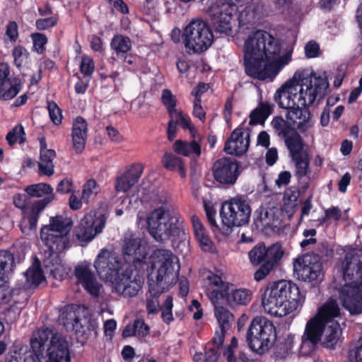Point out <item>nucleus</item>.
Masks as SVG:
<instances>
[{
	"mask_svg": "<svg viewBox=\"0 0 362 362\" xmlns=\"http://www.w3.org/2000/svg\"><path fill=\"white\" fill-rule=\"evenodd\" d=\"M94 70V64L92 59L89 57L84 56L82 58L81 64V71L85 75L90 74Z\"/></svg>",
	"mask_w": 362,
	"mask_h": 362,
	"instance_id": "obj_62",
	"label": "nucleus"
},
{
	"mask_svg": "<svg viewBox=\"0 0 362 362\" xmlns=\"http://www.w3.org/2000/svg\"><path fill=\"white\" fill-rule=\"evenodd\" d=\"M77 284L93 296H98L102 290V285L98 281L91 269L90 264L87 262L78 264L74 269Z\"/></svg>",
	"mask_w": 362,
	"mask_h": 362,
	"instance_id": "obj_19",
	"label": "nucleus"
},
{
	"mask_svg": "<svg viewBox=\"0 0 362 362\" xmlns=\"http://www.w3.org/2000/svg\"><path fill=\"white\" fill-rule=\"evenodd\" d=\"M172 308H173V298L171 296H168L162 308V317L163 321L166 322H170L173 320V314H172Z\"/></svg>",
	"mask_w": 362,
	"mask_h": 362,
	"instance_id": "obj_54",
	"label": "nucleus"
},
{
	"mask_svg": "<svg viewBox=\"0 0 362 362\" xmlns=\"http://www.w3.org/2000/svg\"><path fill=\"white\" fill-rule=\"evenodd\" d=\"M55 157L56 153L54 150L47 149L41 144L40 159L38 164L40 173L47 176L53 175L54 168L53 160Z\"/></svg>",
	"mask_w": 362,
	"mask_h": 362,
	"instance_id": "obj_32",
	"label": "nucleus"
},
{
	"mask_svg": "<svg viewBox=\"0 0 362 362\" xmlns=\"http://www.w3.org/2000/svg\"><path fill=\"white\" fill-rule=\"evenodd\" d=\"M341 269L345 281H357L362 274V250H349L341 263Z\"/></svg>",
	"mask_w": 362,
	"mask_h": 362,
	"instance_id": "obj_21",
	"label": "nucleus"
},
{
	"mask_svg": "<svg viewBox=\"0 0 362 362\" xmlns=\"http://www.w3.org/2000/svg\"><path fill=\"white\" fill-rule=\"evenodd\" d=\"M105 223L106 218L102 214L91 211L81 219L75 236L79 241L90 242L103 231Z\"/></svg>",
	"mask_w": 362,
	"mask_h": 362,
	"instance_id": "obj_16",
	"label": "nucleus"
},
{
	"mask_svg": "<svg viewBox=\"0 0 362 362\" xmlns=\"http://www.w3.org/2000/svg\"><path fill=\"white\" fill-rule=\"evenodd\" d=\"M161 161L165 168L169 170H177L182 177H185V165L181 158L171 153H165Z\"/></svg>",
	"mask_w": 362,
	"mask_h": 362,
	"instance_id": "obj_34",
	"label": "nucleus"
},
{
	"mask_svg": "<svg viewBox=\"0 0 362 362\" xmlns=\"http://www.w3.org/2000/svg\"><path fill=\"white\" fill-rule=\"evenodd\" d=\"M26 211V216L23 217L21 222L20 227L23 233L30 235L36 230L38 215L40 212L33 210L32 206Z\"/></svg>",
	"mask_w": 362,
	"mask_h": 362,
	"instance_id": "obj_38",
	"label": "nucleus"
},
{
	"mask_svg": "<svg viewBox=\"0 0 362 362\" xmlns=\"http://www.w3.org/2000/svg\"><path fill=\"white\" fill-rule=\"evenodd\" d=\"M284 139L285 144L292 158L300 156V153L303 148V142L300 136L296 132H293L284 138Z\"/></svg>",
	"mask_w": 362,
	"mask_h": 362,
	"instance_id": "obj_40",
	"label": "nucleus"
},
{
	"mask_svg": "<svg viewBox=\"0 0 362 362\" xmlns=\"http://www.w3.org/2000/svg\"><path fill=\"white\" fill-rule=\"evenodd\" d=\"M349 362H362V337L357 342L356 346L349 353Z\"/></svg>",
	"mask_w": 362,
	"mask_h": 362,
	"instance_id": "obj_55",
	"label": "nucleus"
},
{
	"mask_svg": "<svg viewBox=\"0 0 362 362\" xmlns=\"http://www.w3.org/2000/svg\"><path fill=\"white\" fill-rule=\"evenodd\" d=\"M305 240L301 241L300 245L302 248H305L310 245H314L316 243V239L314 238L316 235L315 229H307L303 233Z\"/></svg>",
	"mask_w": 362,
	"mask_h": 362,
	"instance_id": "obj_59",
	"label": "nucleus"
},
{
	"mask_svg": "<svg viewBox=\"0 0 362 362\" xmlns=\"http://www.w3.org/2000/svg\"><path fill=\"white\" fill-rule=\"evenodd\" d=\"M6 140L9 146H13L18 143L22 144L25 141V133L22 125L18 124L14 127L6 135Z\"/></svg>",
	"mask_w": 362,
	"mask_h": 362,
	"instance_id": "obj_43",
	"label": "nucleus"
},
{
	"mask_svg": "<svg viewBox=\"0 0 362 362\" xmlns=\"http://www.w3.org/2000/svg\"><path fill=\"white\" fill-rule=\"evenodd\" d=\"M25 192L30 197H42L45 196V198L43 199L35 201L31 205L32 209L37 210V212H41L47 204L54 199L53 189L50 185L45 183H38L28 186L25 188Z\"/></svg>",
	"mask_w": 362,
	"mask_h": 362,
	"instance_id": "obj_24",
	"label": "nucleus"
},
{
	"mask_svg": "<svg viewBox=\"0 0 362 362\" xmlns=\"http://www.w3.org/2000/svg\"><path fill=\"white\" fill-rule=\"evenodd\" d=\"M194 234L201 249L207 252H216V247L209 235L207 234L203 223L199 218L193 215L191 217Z\"/></svg>",
	"mask_w": 362,
	"mask_h": 362,
	"instance_id": "obj_26",
	"label": "nucleus"
},
{
	"mask_svg": "<svg viewBox=\"0 0 362 362\" xmlns=\"http://www.w3.org/2000/svg\"><path fill=\"white\" fill-rule=\"evenodd\" d=\"M48 111L51 120L55 124H58L62 121V114L60 109L54 103H48Z\"/></svg>",
	"mask_w": 362,
	"mask_h": 362,
	"instance_id": "obj_56",
	"label": "nucleus"
},
{
	"mask_svg": "<svg viewBox=\"0 0 362 362\" xmlns=\"http://www.w3.org/2000/svg\"><path fill=\"white\" fill-rule=\"evenodd\" d=\"M146 217L148 230L151 235L160 243L175 240L184 234L182 223L173 215L165 206H161L151 211L146 216L139 211L137 218L141 221Z\"/></svg>",
	"mask_w": 362,
	"mask_h": 362,
	"instance_id": "obj_8",
	"label": "nucleus"
},
{
	"mask_svg": "<svg viewBox=\"0 0 362 362\" xmlns=\"http://www.w3.org/2000/svg\"><path fill=\"white\" fill-rule=\"evenodd\" d=\"M143 170L141 166L130 168L116 178L115 187L117 192H128L139 180Z\"/></svg>",
	"mask_w": 362,
	"mask_h": 362,
	"instance_id": "obj_28",
	"label": "nucleus"
},
{
	"mask_svg": "<svg viewBox=\"0 0 362 362\" xmlns=\"http://www.w3.org/2000/svg\"><path fill=\"white\" fill-rule=\"evenodd\" d=\"M183 38L189 53L202 52L212 44L214 35L208 24L202 19L192 20L185 28Z\"/></svg>",
	"mask_w": 362,
	"mask_h": 362,
	"instance_id": "obj_13",
	"label": "nucleus"
},
{
	"mask_svg": "<svg viewBox=\"0 0 362 362\" xmlns=\"http://www.w3.org/2000/svg\"><path fill=\"white\" fill-rule=\"evenodd\" d=\"M206 294L213 304L225 302L228 305L234 307L245 305L252 298V292L246 288H235L234 286L223 281L217 274L210 273L206 276Z\"/></svg>",
	"mask_w": 362,
	"mask_h": 362,
	"instance_id": "obj_9",
	"label": "nucleus"
},
{
	"mask_svg": "<svg viewBox=\"0 0 362 362\" xmlns=\"http://www.w3.org/2000/svg\"><path fill=\"white\" fill-rule=\"evenodd\" d=\"M192 112L194 117L202 122L204 121L206 113L201 105V100L194 99Z\"/></svg>",
	"mask_w": 362,
	"mask_h": 362,
	"instance_id": "obj_63",
	"label": "nucleus"
},
{
	"mask_svg": "<svg viewBox=\"0 0 362 362\" xmlns=\"http://www.w3.org/2000/svg\"><path fill=\"white\" fill-rule=\"evenodd\" d=\"M213 173L215 180L219 183L233 185L240 174V167L235 160L223 158L214 163Z\"/></svg>",
	"mask_w": 362,
	"mask_h": 362,
	"instance_id": "obj_18",
	"label": "nucleus"
},
{
	"mask_svg": "<svg viewBox=\"0 0 362 362\" xmlns=\"http://www.w3.org/2000/svg\"><path fill=\"white\" fill-rule=\"evenodd\" d=\"M21 83L19 79L13 78L0 86V98L8 100L13 98L20 91Z\"/></svg>",
	"mask_w": 362,
	"mask_h": 362,
	"instance_id": "obj_36",
	"label": "nucleus"
},
{
	"mask_svg": "<svg viewBox=\"0 0 362 362\" xmlns=\"http://www.w3.org/2000/svg\"><path fill=\"white\" fill-rule=\"evenodd\" d=\"M305 53L308 58H315L319 56L320 46L315 41H309L305 46Z\"/></svg>",
	"mask_w": 362,
	"mask_h": 362,
	"instance_id": "obj_57",
	"label": "nucleus"
},
{
	"mask_svg": "<svg viewBox=\"0 0 362 362\" xmlns=\"http://www.w3.org/2000/svg\"><path fill=\"white\" fill-rule=\"evenodd\" d=\"M26 211V216L23 217L21 222L20 227L23 233L30 235L36 230L38 215L40 212L33 210L32 206Z\"/></svg>",
	"mask_w": 362,
	"mask_h": 362,
	"instance_id": "obj_37",
	"label": "nucleus"
},
{
	"mask_svg": "<svg viewBox=\"0 0 362 362\" xmlns=\"http://www.w3.org/2000/svg\"><path fill=\"white\" fill-rule=\"evenodd\" d=\"M251 208L241 197H235L225 202L220 211L221 226L220 230L225 235H230L234 227H240L249 222Z\"/></svg>",
	"mask_w": 362,
	"mask_h": 362,
	"instance_id": "obj_11",
	"label": "nucleus"
},
{
	"mask_svg": "<svg viewBox=\"0 0 362 362\" xmlns=\"http://www.w3.org/2000/svg\"><path fill=\"white\" fill-rule=\"evenodd\" d=\"M276 339V327L271 320L262 316L252 320L247 333V342L252 351L258 354L266 353L273 346Z\"/></svg>",
	"mask_w": 362,
	"mask_h": 362,
	"instance_id": "obj_10",
	"label": "nucleus"
},
{
	"mask_svg": "<svg viewBox=\"0 0 362 362\" xmlns=\"http://www.w3.org/2000/svg\"><path fill=\"white\" fill-rule=\"evenodd\" d=\"M302 106L294 105L290 107H283L288 110L286 119L293 129H297L301 132L307 131L313 127V121L310 117V111Z\"/></svg>",
	"mask_w": 362,
	"mask_h": 362,
	"instance_id": "obj_22",
	"label": "nucleus"
},
{
	"mask_svg": "<svg viewBox=\"0 0 362 362\" xmlns=\"http://www.w3.org/2000/svg\"><path fill=\"white\" fill-rule=\"evenodd\" d=\"M246 74L259 80L274 79L292 61V47L281 50L279 40L269 33L257 30L245 39L243 46Z\"/></svg>",
	"mask_w": 362,
	"mask_h": 362,
	"instance_id": "obj_1",
	"label": "nucleus"
},
{
	"mask_svg": "<svg viewBox=\"0 0 362 362\" xmlns=\"http://www.w3.org/2000/svg\"><path fill=\"white\" fill-rule=\"evenodd\" d=\"M110 46L117 54H124L131 49L132 42L128 37L117 35L112 39Z\"/></svg>",
	"mask_w": 362,
	"mask_h": 362,
	"instance_id": "obj_41",
	"label": "nucleus"
},
{
	"mask_svg": "<svg viewBox=\"0 0 362 362\" xmlns=\"http://www.w3.org/2000/svg\"><path fill=\"white\" fill-rule=\"evenodd\" d=\"M275 211V209H270L269 210H266L265 211L261 214L260 221L263 226L274 227L278 226L279 223V218L273 217Z\"/></svg>",
	"mask_w": 362,
	"mask_h": 362,
	"instance_id": "obj_48",
	"label": "nucleus"
},
{
	"mask_svg": "<svg viewBox=\"0 0 362 362\" xmlns=\"http://www.w3.org/2000/svg\"><path fill=\"white\" fill-rule=\"evenodd\" d=\"M283 255L284 250L281 245L279 243H274L267 248V261L266 262H272L274 267Z\"/></svg>",
	"mask_w": 362,
	"mask_h": 362,
	"instance_id": "obj_46",
	"label": "nucleus"
},
{
	"mask_svg": "<svg viewBox=\"0 0 362 362\" xmlns=\"http://www.w3.org/2000/svg\"><path fill=\"white\" fill-rule=\"evenodd\" d=\"M112 292L123 297L136 296L142 287L139 277L132 276L127 271H123L110 283Z\"/></svg>",
	"mask_w": 362,
	"mask_h": 362,
	"instance_id": "obj_17",
	"label": "nucleus"
},
{
	"mask_svg": "<svg viewBox=\"0 0 362 362\" xmlns=\"http://www.w3.org/2000/svg\"><path fill=\"white\" fill-rule=\"evenodd\" d=\"M222 344H220L218 346L214 342V337L213 338L212 343L208 344L205 355H206V360L207 362H216L220 355L221 351V347Z\"/></svg>",
	"mask_w": 362,
	"mask_h": 362,
	"instance_id": "obj_47",
	"label": "nucleus"
},
{
	"mask_svg": "<svg viewBox=\"0 0 362 362\" xmlns=\"http://www.w3.org/2000/svg\"><path fill=\"white\" fill-rule=\"evenodd\" d=\"M296 165V175L299 180L303 179L308 173L309 159L307 156H299L293 158Z\"/></svg>",
	"mask_w": 362,
	"mask_h": 362,
	"instance_id": "obj_45",
	"label": "nucleus"
},
{
	"mask_svg": "<svg viewBox=\"0 0 362 362\" xmlns=\"http://www.w3.org/2000/svg\"><path fill=\"white\" fill-rule=\"evenodd\" d=\"M122 252L127 262H140L146 257V245L138 237H126L122 245Z\"/></svg>",
	"mask_w": 362,
	"mask_h": 362,
	"instance_id": "obj_23",
	"label": "nucleus"
},
{
	"mask_svg": "<svg viewBox=\"0 0 362 362\" xmlns=\"http://www.w3.org/2000/svg\"><path fill=\"white\" fill-rule=\"evenodd\" d=\"M250 133L247 128H237L227 140L224 151L233 156H241L247 152L250 145Z\"/></svg>",
	"mask_w": 362,
	"mask_h": 362,
	"instance_id": "obj_20",
	"label": "nucleus"
},
{
	"mask_svg": "<svg viewBox=\"0 0 362 362\" xmlns=\"http://www.w3.org/2000/svg\"><path fill=\"white\" fill-rule=\"evenodd\" d=\"M30 345L39 362H71V344L53 329L42 327L34 332Z\"/></svg>",
	"mask_w": 362,
	"mask_h": 362,
	"instance_id": "obj_6",
	"label": "nucleus"
},
{
	"mask_svg": "<svg viewBox=\"0 0 362 362\" xmlns=\"http://www.w3.org/2000/svg\"><path fill=\"white\" fill-rule=\"evenodd\" d=\"M13 264V255L6 251H0V281H4L5 273L11 270ZM8 294L5 286L0 285V300H4Z\"/></svg>",
	"mask_w": 362,
	"mask_h": 362,
	"instance_id": "obj_33",
	"label": "nucleus"
},
{
	"mask_svg": "<svg viewBox=\"0 0 362 362\" xmlns=\"http://www.w3.org/2000/svg\"><path fill=\"white\" fill-rule=\"evenodd\" d=\"M5 362H36L35 357L30 352L15 353Z\"/></svg>",
	"mask_w": 362,
	"mask_h": 362,
	"instance_id": "obj_52",
	"label": "nucleus"
},
{
	"mask_svg": "<svg viewBox=\"0 0 362 362\" xmlns=\"http://www.w3.org/2000/svg\"><path fill=\"white\" fill-rule=\"evenodd\" d=\"M325 216L319 220L320 223L322 224L329 219L338 221L341 217V210L336 206H332L325 210Z\"/></svg>",
	"mask_w": 362,
	"mask_h": 362,
	"instance_id": "obj_53",
	"label": "nucleus"
},
{
	"mask_svg": "<svg viewBox=\"0 0 362 362\" xmlns=\"http://www.w3.org/2000/svg\"><path fill=\"white\" fill-rule=\"evenodd\" d=\"M328 87L325 77L310 68L300 69L276 90L274 100L280 107H308L323 98Z\"/></svg>",
	"mask_w": 362,
	"mask_h": 362,
	"instance_id": "obj_3",
	"label": "nucleus"
},
{
	"mask_svg": "<svg viewBox=\"0 0 362 362\" xmlns=\"http://www.w3.org/2000/svg\"><path fill=\"white\" fill-rule=\"evenodd\" d=\"M215 306V316L219 323L220 329L215 332L214 342L218 345L223 344L225 332L233 321V315L224 307L219 304H214Z\"/></svg>",
	"mask_w": 362,
	"mask_h": 362,
	"instance_id": "obj_27",
	"label": "nucleus"
},
{
	"mask_svg": "<svg viewBox=\"0 0 362 362\" xmlns=\"http://www.w3.org/2000/svg\"><path fill=\"white\" fill-rule=\"evenodd\" d=\"M341 320L337 300L332 298L327 300L306 322L301 336L298 354L309 356L318 344L327 348H332L341 334Z\"/></svg>",
	"mask_w": 362,
	"mask_h": 362,
	"instance_id": "obj_2",
	"label": "nucleus"
},
{
	"mask_svg": "<svg viewBox=\"0 0 362 362\" xmlns=\"http://www.w3.org/2000/svg\"><path fill=\"white\" fill-rule=\"evenodd\" d=\"M162 101L168 110V112L176 109L177 100L172 92L168 89H165L161 95Z\"/></svg>",
	"mask_w": 362,
	"mask_h": 362,
	"instance_id": "obj_50",
	"label": "nucleus"
},
{
	"mask_svg": "<svg viewBox=\"0 0 362 362\" xmlns=\"http://www.w3.org/2000/svg\"><path fill=\"white\" fill-rule=\"evenodd\" d=\"M13 56L16 65L20 67L27 61L28 58V52L24 47L18 46L13 49Z\"/></svg>",
	"mask_w": 362,
	"mask_h": 362,
	"instance_id": "obj_49",
	"label": "nucleus"
},
{
	"mask_svg": "<svg viewBox=\"0 0 362 362\" xmlns=\"http://www.w3.org/2000/svg\"><path fill=\"white\" fill-rule=\"evenodd\" d=\"M174 151L184 156L199 157L201 155V146L198 141H185L177 140L173 144Z\"/></svg>",
	"mask_w": 362,
	"mask_h": 362,
	"instance_id": "obj_31",
	"label": "nucleus"
},
{
	"mask_svg": "<svg viewBox=\"0 0 362 362\" xmlns=\"http://www.w3.org/2000/svg\"><path fill=\"white\" fill-rule=\"evenodd\" d=\"M32 40L35 50L42 53L45 49V45L47 42V37L44 34L37 33L32 35Z\"/></svg>",
	"mask_w": 362,
	"mask_h": 362,
	"instance_id": "obj_51",
	"label": "nucleus"
},
{
	"mask_svg": "<svg viewBox=\"0 0 362 362\" xmlns=\"http://www.w3.org/2000/svg\"><path fill=\"white\" fill-rule=\"evenodd\" d=\"M88 127L86 120L78 117L72 126V144L76 153H81L85 148L87 139Z\"/></svg>",
	"mask_w": 362,
	"mask_h": 362,
	"instance_id": "obj_29",
	"label": "nucleus"
},
{
	"mask_svg": "<svg viewBox=\"0 0 362 362\" xmlns=\"http://www.w3.org/2000/svg\"><path fill=\"white\" fill-rule=\"evenodd\" d=\"M71 226L70 219L57 216L50 218L49 223L43 226L40 230L41 240L47 247L45 264L56 279H63L69 272L68 268L62 263L59 254L68 246Z\"/></svg>",
	"mask_w": 362,
	"mask_h": 362,
	"instance_id": "obj_4",
	"label": "nucleus"
},
{
	"mask_svg": "<svg viewBox=\"0 0 362 362\" xmlns=\"http://www.w3.org/2000/svg\"><path fill=\"white\" fill-rule=\"evenodd\" d=\"M273 269L272 262H265L257 271L254 274V278L256 281H259L262 280L271 270Z\"/></svg>",
	"mask_w": 362,
	"mask_h": 362,
	"instance_id": "obj_61",
	"label": "nucleus"
},
{
	"mask_svg": "<svg viewBox=\"0 0 362 362\" xmlns=\"http://www.w3.org/2000/svg\"><path fill=\"white\" fill-rule=\"evenodd\" d=\"M45 280L44 273L37 259H34L32 265L18 279V286L21 289H30L38 286Z\"/></svg>",
	"mask_w": 362,
	"mask_h": 362,
	"instance_id": "obj_25",
	"label": "nucleus"
},
{
	"mask_svg": "<svg viewBox=\"0 0 362 362\" xmlns=\"http://www.w3.org/2000/svg\"><path fill=\"white\" fill-rule=\"evenodd\" d=\"M304 299L295 284L282 280L273 283L265 290L262 305L269 315L282 317L296 311Z\"/></svg>",
	"mask_w": 362,
	"mask_h": 362,
	"instance_id": "obj_5",
	"label": "nucleus"
},
{
	"mask_svg": "<svg viewBox=\"0 0 362 362\" xmlns=\"http://www.w3.org/2000/svg\"><path fill=\"white\" fill-rule=\"evenodd\" d=\"M136 327V335L139 337H144L148 333V327L146 325L142 319H137L134 321Z\"/></svg>",
	"mask_w": 362,
	"mask_h": 362,
	"instance_id": "obj_64",
	"label": "nucleus"
},
{
	"mask_svg": "<svg viewBox=\"0 0 362 362\" xmlns=\"http://www.w3.org/2000/svg\"><path fill=\"white\" fill-rule=\"evenodd\" d=\"M271 125L275 130L276 133L279 136L286 138L291 133V129H293L291 124H288V120H284L281 117H275L272 122Z\"/></svg>",
	"mask_w": 362,
	"mask_h": 362,
	"instance_id": "obj_42",
	"label": "nucleus"
},
{
	"mask_svg": "<svg viewBox=\"0 0 362 362\" xmlns=\"http://www.w3.org/2000/svg\"><path fill=\"white\" fill-rule=\"evenodd\" d=\"M293 274L303 281H322L324 276L322 263L317 255L306 254L293 262Z\"/></svg>",
	"mask_w": 362,
	"mask_h": 362,
	"instance_id": "obj_14",
	"label": "nucleus"
},
{
	"mask_svg": "<svg viewBox=\"0 0 362 362\" xmlns=\"http://www.w3.org/2000/svg\"><path fill=\"white\" fill-rule=\"evenodd\" d=\"M273 105L268 102L261 103L250 113L249 124L251 125L264 124L267 117L272 114Z\"/></svg>",
	"mask_w": 362,
	"mask_h": 362,
	"instance_id": "obj_35",
	"label": "nucleus"
},
{
	"mask_svg": "<svg viewBox=\"0 0 362 362\" xmlns=\"http://www.w3.org/2000/svg\"><path fill=\"white\" fill-rule=\"evenodd\" d=\"M249 259L252 264H259L267 261V247L262 245H257L248 253Z\"/></svg>",
	"mask_w": 362,
	"mask_h": 362,
	"instance_id": "obj_44",
	"label": "nucleus"
},
{
	"mask_svg": "<svg viewBox=\"0 0 362 362\" xmlns=\"http://www.w3.org/2000/svg\"><path fill=\"white\" fill-rule=\"evenodd\" d=\"M149 293L151 298L147 299L146 310L148 314H155L157 313L159 310L160 305L157 297L160 294L153 295L150 291Z\"/></svg>",
	"mask_w": 362,
	"mask_h": 362,
	"instance_id": "obj_60",
	"label": "nucleus"
},
{
	"mask_svg": "<svg viewBox=\"0 0 362 362\" xmlns=\"http://www.w3.org/2000/svg\"><path fill=\"white\" fill-rule=\"evenodd\" d=\"M59 321L67 330L88 337L96 327V322L91 318L89 310L77 305H67L59 311Z\"/></svg>",
	"mask_w": 362,
	"mask_h": 362,
	"instance_id": "obj_12",
	"label": "nucleus"
},
{
	"mask_svg": "<svg viewBox=\"0 0 362 362\" xmlns=\"http://www.w3.org/2000/svg\"><path fill=\"white\" fill-rule=\"evenodd\" d=\"M178 258L169 250L159 249L152 255L153 272L149 291L153 295L161 294L174 285L180 271Z\"/></svg>",
	"mask_w": 362,
	"mask_h": 362,
	"instance_id": "obj_7",
	"label": "nucleus"
},
{
	"mask_svg": "<svg viewBox=\"0 0 362 362\" xmlns=\"http://www.w3.org/2000/svg\"><path fill=\"white\" fill-rule=\"evenodd\" d=\"M94 267L99 277L109 283L124 271V264L118 254L106 248L102 249L97 255Z\"/></svg>",
	"mask_w": 362,
	"mask_h": 362,
	"instance_id": "obj_15",
	"label": "nucleus"
},
{
	"mask_svg": "<svg viewBox=\"0 0 362 362\" xmlns=\"http://www.w3.org/2000/svg\"><path fill=\"white\" fill-rule=\"evenodd\" d=\"M100 192V185L95 180L89 179L83 185L81 199L87 204L94 199Z\"/></svg>",
	"mask_w": 362,
	"mask_h": 362,
	"instance_id": "obj_39",
	"label": "nucleus"
},
{
	"mask_svg": "<svg viewBox=\"0 0 362 362\" xmlns=\"http://www.w3.org/2000/svg\"><path fill=\"white\" fill-rule=\"evenodd\" d=\"M234 23L232 14L226 10L214 14L211 22L216 32L226 35L232 34Z\"/></svg>",
	"mask_w": 362,
	"mask_h": 362,
	"instance_id": "obj_30",
	"label": "nucleus"
},
{
	"mask_svg": "<svg viewBox=\"0 0 362 362\" xmlns=\"http://www.w3.org/2000/svg\"><path fill=\"white\" fill-rule=\"evenodd\" d=\"M57 20L54 17L37 19L35 22L36 28L40 30H44L57 24Z\"/></svg>",
	"mask_w": 362,
	"mask_h": 362,
	"instance_id": "obj_58",
	"label": "nucleus"
}]
</instances>
